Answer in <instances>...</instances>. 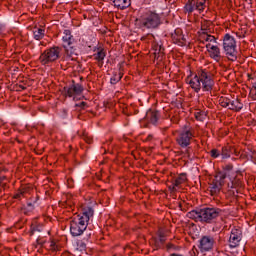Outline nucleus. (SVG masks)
Returning <instances> with one entry per match:
<instances>
[{
	"mask_svg": "<svg viewBox=\"0 0 256 256\" xmlns=\"http://www.w3.org/2000/svg\"><path fill=\"white\" fill-rule=\"evenodd\" d=\"M186 83L190 85L191 89H193L195 93H199L201 89L203 91H213V87H215L213 73L207 69H200L194 76H188L186 78Z\"/></svg>",
	"mask_w": 256,
	"mask_h": 256,
	"instance_id": "obj_1",
	"label": "nucleus"
},
{
	"mask_svg": "<svg viewBox=\"0 0 256 256\" xmlns=\"http://www.w3.org/2000/svg\"><path fill=\"white\" fill-rule=\"evenodd\" d=\"M223 215V210L217 207H204L201 209L191 210L187 213L188 219L196 223H215Z\"/></svg>",
	"mask_w": 256,
	"mask_h": 256,
	"instance_id": "obj_2",
	"label": "nucleus"
},
{
	"mask_svg": "<svg viewBox=\"0 0 256 256\" xmlns=\"http://www.w3.org/2000/svg\"><path fill=\"white\" fill-rule=\"evenodd\" d=\"M94 213L93 208L86 207L83 209L82 214L76 215L70 220V233L72 237H80L85 232L89 225V219L93 217Z\"/></svg>",
	"mask_w": 256,
	"mask_h": 256,
	"instance_id": "obj_3",
	"label": "nucleus"
},
{
	"mask_svg": "<svg viewBox=\"0 0 256 256\" xmlns=\"http://www.w3.org/2000/svg\"><path fill=\"white\" fill-rule=\"evenodd\" d=\"M161 25V16L153 11L144 12L139 18L135 19V27L146 31V29H157Z\"/></svg>",
	"mask_w": 256,
	"mask_h": 256,
	"instance_id": "obj_4",
	"label": "nucleus"
},
{
	"mask_svg": "<svg viewBox=\"0 0 256 256\" xmlns=\"http://www.w3.org/2000/svg\"><path fill=\"white\" fill-rule=\"evenodd\" d=\"M61 51L63 49L59 46H51L46 48L39 56L38 61L44 67H49L53 63H57L61 59Z\"/></svg>",
	"mask_w": 256,
	"mask_h": 256,
	"instance_id": "obj_5",
	"label": "nucleus"
},
{
	"mask_svg": "<svg viewBox=\"0 0 256 256\" xmlns=\"http://www.w3.org/2000/svg\"><path fill=\"white\" fill-rule=\"evenodd\" d=\"M195 137V129L189 125L183 126V128L178 132L176 137V143L182 149H187L191 145V141Z\"/></svg>",
	"mask_w": 256,
	"mask_h": 256,
	"instance_id": "obj_6",
	"label": "nucleus"
},
{
	"mask_svg": "<svg viewBox=\"0 0 256 256\" xmlns=\"http://www.w3.org/2000/svg\"><path fill=\"white\" fill-rule=\"evenodd\" d=\"M223 51L229 61L237 60V41L229 33L223 37Z\"/></svg>",
	"mask_w": 256,
	"mask_h": 256,
	"instance_id": "obj_7",
	"label": "nucleus"
},
{
	"mask_svg": "<svg viewBox=\"0 0 256 256\" xmlns=\"http://www.w3.org/2000/svg\"><path fill=\"white\" fill-rule=\"evenodd\" d=\"M218 103L224 109H229L230 111L239 112L243 109V102L241 98H233L232 96H221Z\"/></svg>",
	"mask_w": 256,
	"mask_h": 256,
	"instance_id": "obj_8",
	"label": "nucleus"
},
{
	"mask_svg": "<svg viewBox=\"0 0 256 256\" xmlns=\"http://www.w3.org/2000/svg\"><path fill=\"white\" fill-rule=\"evenodd\" d=\"M63 47L66 49V54L63 56L62 61H71V54H69V49L73 50L77 47V41L73 38L71 30H64L63 36Z\"/></svg>",
	"mask_w": 256,
	"mask_h": 256,
	"instance_id": "obj_9",
	"label": "nucleus"
},
{
	"mask_svg": "<svg viewBox=\"0 0 256 256\" xmlns=\"http://www.w3.org/2000/svg\"><path fill=\"white\" fill-rule=\"evenodd\" d=\"M225 179H227V172H222L210 183L209 191L212 197H217L221 193V189L225 185Z\"/></svg>",
	"mask_w": 256,
	"mask_h": 256,
	"instance_id": "obj_10",
	"label": "nucleus"
},
{
	"mask_svg": "<svg viewBox=\"0 0 256 256\" xmlns=\"http://www.w3.org/2000/svg\"><path fill=\"white\" fill-rule=\"evenodd\" d=\"M207 0H188L187 3L184 6L185 13H188V15H191L193 11H198V13H203L205 11V8Z\"/></svg>",
	"mask_w": 256,
	"mask_h": 256,
	"instance_id": "obj_11",
	"label": "nucleus"
},
{
	"mask_svg": "<svg viewBox=\"0 0 256 256\" xmlns=\"http://www.w3.org/2000/svg\"><path fill=\"white\" fill-rule=\"evenodd\" d=\"M171 185H168L170 193H177L181 189V185L187 183V174L181 173L170 180Z\"/></svg>",
	"mask_w": 256,
	"mask_h": 256,
	"instance_id": "obj_12",
	"label": "nucleus"
},
{
	"mask_svg": "<svg viewBox=\"0 0 256 256\" xmlns=\"http://www.w3.org/2000/svg\"><path fill=\"white\" fill-rule=\"evenodd\" d=\"M213 247H215V238L213 236H202L199 240L198 249H200L201 253L213 251Z\"/></svg>",
	"mask_w": 256,
	"mask_h": 256,
	"instance_id": "obj_13",
	"label": "nucleus"
},
{
	"mask_svg": "<svg viewBox=\"0 0 256 256\" xmlns=\"http://www.w3.org/2000/svg\"><path fill=\"white\" fill-rule=\"evenodd\" d=\"M241 239H243V232L239 228H233L229 237V247L231 249H235V247H239V243H241Z\"/></svg>",
	"mask_w": 256,
	"mask_h": 256,
	"instance_id": "obj_14",
	"label": "nucleus"
},
{
	"mask_svg": "<svg viewBox=\"0 0 256 256\" xmlns=\"http://www.w3.org/2000/svg\"><path fill=\"white\" fill-rule=\"evenodd\" d=\"M208 55L210 59H213L216 61V63H219L221 61L222 56H221V48L217 46V43H212V44H206L205 45Z\"/></svg>",
	"mask_w": 256,
	"mask_h": 256,
	"instance_id": "obj_15",
	"label": "nucleus"
},
{
	"mask_svg": "<svg viewBox=\"0 0 256 256\" xmlns=\"http://www.w3.org/2000/svg\"><path fill=\"white\" fill-rule=\"evenodd\" d=\"M65 97H77L83 93V86L79 83L72 81L70 86L64 87Z\"/></svg>",
	"mask_w": 256,
	"mask_h": 256,
	"instance_id": "obj_16",
	"label": "nucleus"
},
{
	"mask_svg": "<svg viewBox=\"0 0 256 256\" xmlns=\"http://www.w3.org/2000/svg\"><path fill=\"white\" fill-rule=\"evenodd\" d=\"M172 43L179 45V47H185L187 45V39L183 35V30L181 28H176L174 33L171 34Z\"/></svg>",
	"mask_w": 256,
	"mask_h": 256,
	"instance_id": "obj_17",
	"label": "nucleus"
},
{
	"mask_svg": "<svg viewBox=\"0 0 256 256\" xmlns=\"http://www.w3.org/2000/svg\"><path fill=\"white\" fill-rule=\"evenodd\" d=\"M199 41L206 45H213V43H217V38L211 35V32H199Z\"/></svg>",
	"mask_w": 256,
	"mask_h": 256,
	"instance_id": "obj_18",
	"label": "nucleus"
},
{
	"mask_svg": "<svg viewBox=\"0 0 256 256\" xmlns=\"http://www.w3.org/2000/svg\"><path fill=\"white\" fill-rule=\"evenodd\" d=\"M152 49H154V57L157 61H163L165 57V48L159 43L152 44Z\"/></svg>",
	"mask_w": 256,
	"mask_h": 256,
	"instance_id": "obj_19",
	"label": "nucleus"
},
{
	"mask_svg": "<svg viewBox=\"0 0 256 256\" xmlns=\"http://www.w3.org/2000/svg\"><path fill=\"white\" fill-rule=\"evenodd\" d=\"M159 111L157 110H148L146 113V119H148L149 123L152 125H157V121H159Z\"/></svg>",
	"mask_w": 256,
	"mask_h": 256,
	"instance_id": "obj_20",
	"label": "nucleus"
},
{
	"mask_svg": "<svg viewBox=\"0 0 256 256\" xmlns=\"http://www.w3.org/2000/svg\"><path fill=\"white\" fill-rule=\"evenodd\" d=\"M106 55L105 49L103 48H98L97 53L93 54L95 61L98 62V67H103V61L105 60Z\"/></svg>",
	"mask_w": 256,
	"mask_h": 256,
	"instance_id": "obj_21",
	"label": "nucleus"
},
{
	"mask_svg": "<svg viewBox=\"0 0 256 256\" xmlns=\"http://www.w3.org/2000/svg\"><path fill=\"white\" fill-rule=\"evenodd\" d=\"M200 33H213V22H211L210 20H203L201 22Z\"/></svg>",
	"mask_w": 256,
	"mask_h": 256,
	"instance_id": "obj_22",
	"label": "nucleus"
},
{
	"mask_svg": "<svg viewBox=\"0 0 256 256\" xmlns=\"http://www.w3.org/2000/svg\"><path fill=\"white\" fill-rule=\"evenodd\" d=\"M113 3L114 7L121 10L131 7V0H114Z\"/></svg>",
	"mask_w": 256,
	"mask_h": 256,
	"instance_id": "obj_23",
	"label": "nucleus"
},
{
	"mask_svg": "<svg viewBox=\"0 0 256 256\" xmlns=\"http://www.w3.org/2000/svg\"><path fill=\"white\" fill-rule=\"evenodd\" d=\"M121 79H123V71H114L113 75L110 79V83L111 85H117V83H119V81H121Z\"/></svg>",
	"mask_w": 256,
	"mask_h": 256,
	"instance_id": "obj_24",
	"label": "nucleus"
},
{
	"mask_svg": "<svg viewBox=\"0 0 256 256\" xmlns=\"http://www.w3.org/2000/svg\"><path fill=\"white\" fill-rule=\"evenodd\" d=\"M150 245H153L155 249H161L165 245V240L157 237H153L150 240Z\"/></svg>",
	"mask_w": 256,
	"mask_h": 256,
	"instance_id": "obj_25",
	"label": "nucleus"
},
{
	"mask_svg": "<svg viewBox=\"0 0 256 256\" xmlns=\"http://www.w3.org/2000/svg\"><path fill=\"white\" fill-rule=\"evenodd\" d=\"M34 39L36 41H41L43 37H45V29L43 28H37L36 30L33 31Z\"/></svg>",
	"mask_w": 256,
	"mask_h": 256,
	"instance_id": "obj_26",
	"label": "nucleus"
},
{
	"mask_svg": "<svg viewBox=\"0 0 256 256\" xmlns=\"http://www.w3.org/2000/svg\"><path fill=\"white\" fill-rule=\"evenodd\" d=\"M196 121H205L207 119V112L198 110L194 113Z\"/></svg>",
	"mask_w": 256,
	"mask_h": 256,
	"instance_id": "obj_27",
	"label": "nucleus"
},
{
	"mask_svg": "<svg viewBox=\"0 0 256 256\" xmlns=\"http://www.w3.org/2000/svg\"><path fill=\"white\" fill-rule=\"evenodd\" d=\"M223 159H229L231 157V151H229V148L224 146L222 147V151L220 153Z\"/></svg>",
	"mask_w": 256,
	"mask_h": 256,
	"instance_id": "obj_28",
	"label": "nucleus"
},
{
	"mask_svg": "<svg viewBox=\"0 0 256 256\" xmlns=\"http://www.w3.org/2000/svg\"><path fill=\"white\" fill-rule=\"evenodd\" d=\"M239 185H241V180L234 178L231 181V184H228V189H237V187H239Z\"/></svg>",
	"mask_w": 256,
	"mask_h": 256,
	"instance_id": "obj_29",
	"label": "nucleus"
},
{
	"mask_svg": "<svg viewBox=\"0 0 256 256\" xmlns=\"http://www.w3.org/2000/svg\"><path fill=\"white\" fill-rule=\"evenodd\" d=\"M155 39V36L151 33H148L141 37V41H144L145 43H149V41H153Z\"/></svg>",
	"mask_w": 256,
	"mask_h": 256,
	"instance_id": "obj_30",
	"label": "nucleus"
},
{
	"mask_svg": "<svg viewBox=\"0 0 256 256\" xmlns=\"http://www.w3.org/2000/svg\"><path fill=\"white\" fill-rule=\"evenodd\" d=\"M60 247L57 245V242H55V240H51L50 242V251H52V253H57V251H59Z\"/></svg>",
	"mask_w": 256,
	"mask_h": 256,
	"instance_id": "obj_31",
	"label": "nucleus"
},
{
	"mask_svg": "<svg viewBox=\"0 0 256 256\" xmlns=\"http://www.w3.org/2000/svg\"><path fill=\"white\" fill-rule=\"evenodd\" d=\"M210 157H212V159H217V157L221 156V152L218 149H212L209 152Z\"/></svg>",
	"mask_w": 256,
	"mask_h": 256,
	"instance_id": "obj_32",
	"label": "nucleus"
},
{
	"mask_svg": "<svg viewBox=\"0 0 256 256\" xmlns=\"http://www.w3.org/2000/svg\"><path fill=\"white\" fill-rule=\"evenodd\" d=\"M166 249H167V251H179V249H181V247H179L173 243H168L166 245Z\"/></svg>",
	"mask_w": 256,
	"mask_h": 256,
	"instance_id": "obj_33",
	"label": "nucleus"
},
{
	"mask_svg": "<svg viewBox=\"0 0 256 256\" xmlns=\"http://www.w3.org/2000/svg\"><path fill=\"white\" fill-rule=\"evenodd\" d=\"M3 37V27L0 26V38ZM7 47V43L3 40L0 39V49H5Z\"/></svg>",
	"mask_w": 256,
	"mask_h": 256,
	"instance_id": "obj_34",
	"label": "nucleus"
},
{
	"mask_svg": "<svg viewBox=\"0 0 256 256\" xmlns=\"http://www.w3.org/2000/svg\"><path fill=\"white\" fill-rule=\"evenodd\" d=\"M157 236H158V239H163L164 242L166 241L167 234L165 233V231H163V229L158 230Z\"/></svg>",
	"mask_w": 256,
	"mask_h": 256,
	"instance_id": "obj_35",
	"label": "nucleus"
},
{
	"mask_svg": "<svg viewBox=\"0 0 256 256\" xmlns=\"http://www.w3.org/2000/svg\"><path fill=\"white\" fill-rule=\"evenodd\" d=\"M83 139L86 143H88V145H91V143H93V137L87 135V134H83Z\"/></svg>",
	"mask_w": 256,
	"mask_h": 256,
	"instance_id": "obj_36",
	"label": "nucleus"
},
{
	"mask_svg": "<svg viewBox=\"0 0 256 256\" xmlns=\"http://www.w3.org/2000/svg\"><path fill=\"white\" fill-rule=\"evenodd\" d=\"M5 181H7V176L0 175V187H5V185H7Z\"/></svg>",
	"mask_w": 256,
	"mask_h": 256,
	"instance_id": "obj_37",
	"label": "nucleus"
},
{
	"mask_svg": "<svg viewBox=\"0 0 256 256\" xmlns=\"http://www.w3.org/2000/svg\"><path fill=\"white\" fill-rule=\"evenodd\" d=\"M223 171H233V164L229 163L223 166Z\"/></svg>",
	"mask_w": 256,
	"mask_h": 256,
	"instance_id": "obj_38",
	"label": "nucleus"
},
{
	"mask_svg": "<svg viewBox=\"0 0 256 256\" xmlns=\"http://www.w3.org/2000/svg\"><path fill=\"white\" fill-rule=\"evenodd\" d=\"M19 191L22 193V195L25 197L26 193H29V187L24 186L19 189Z\"/></svg>",
	"mask_w": 256,
	"mask_h": 256,
	"instance_id": "obj_39",
	"label": "nucleus"
},
{
	"mask_svg": "<svg viewBox=\"0 0 256 256\" xmlns=\"http://www.w3.org/2000/svg\"><path fill=\"white\" fill-rule=\"evenodd\" d=\"M39 201V195H35V196H32L30 198V202L33 203L35 205V203H37Z\"/></svg>",
	"mask_w": 256,
	"mask_h": 256,
	"instance_id": "obj_40",
	"label": "nucleus"
},
{
	"mask_svg": "<svg viewBox=\"0 0 256 256\" xmlns=\"http://www.w3.org/2000/svg\"><path fill=\"white\" fill-rule=\"evenodd\" d=\"M76 107H80V109H85V107H87V102H80L76 104Z\"/></svg>",
	"mask_w": 256,
	"mask_h": 256,
	"instance_id": "obj_41",
	"label": "nucleus"
},
{
	"mask_svg": "<svg viewBox=\"0 0 256 256\" xmlns=\"http://www.w3.org/2000/svg\"><path fill=\"white\" fill-rule=\"evenodd\" d=\"M21 197H24V196H23V193H21L20 191H18V193H16L13 198H14V199H21Z\"/></svg>",
	"mask_w": 256,
	"mask_h": 256,
	"instance_id": "obj_42",
	"label": "nucleus"
},
{
	"mask_svg": "<svg viewBox=\"0 0 256 256\" xmlns=\"http://www.w3.org/2000/svg\"><path fill=\"white\" fill-rule=\"evenodd\" d=\"M27 207H31V209H35V204L31 201L27 202Z\"/></svg>",
	"mask_w": 256,
	"mask_h": 256,
	"instance_id": "obj_43",
	"label": "nucleus"
},
{
	"mask_svg": "<svg viewBox=\"0 0 256 256\" xmlns=\"http://www.w3.org/2000/svg\"><path fill=\"white\" fill-rule=\"evenodd\" d=\"M43 243H45V241H42L41 239H37V244L38 245H43Z\"/></svg>",
	"mask_w": 256,
	"mask_h": 256,
	"instance_id": "obj_44",
	"label": "nucleus"
},
{
	"mask_svg": "<svg viewBox=\"0 0 256 256\" xmlns=\"http://www.w3.org/2000/svg\"><path fill=\"white\" fill-rule=\"evenodd\" d=\"M248 78H249V79H253V77H251V74H248Z\"/></svg>",
	"mask_w": 256,
	"mask_h": 256,
	"instance_id": "obj_45",
	"label": "nucleus"
},
{
	"mask_svg": "<svg viewBox=\"0 0 256 256\" xmlns=\"http://www.w3.org/2000/svg\"><path fill=\"white\" fill-rule=\"evenodd\" d=\"M0 91H1V86H0Z\"/></svg>",
	"mask_w": 256,
	"mask_h": 256,
	"instance_id": "obj_46",
	"label": "nucleus"
}]
</instances>
